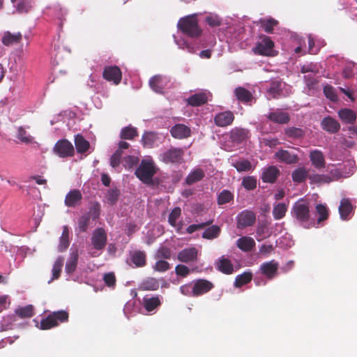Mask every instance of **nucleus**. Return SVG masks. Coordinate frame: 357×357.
I'll return each mask as SVG.
<instances>
[{"label":"nucleus","instance_id":"2eb2a0df","mask_svg":"<svg viewBox=\"0 0 357 357\" xmlns=\"http://www.w3.org/2000/svg\"><path fill=\"white\" fill-rule=\"evenodd\" d=\"M321 128L331 134H334L337 132L340 129V124L339 122L333 119V117L328 116L324 117L321 121Z\"/></svg>","mask_w":357,"mask_h":357},{"label":"nucleus","instance_id":"7ed1b4c3","mask_svg":"<svg viewBox=\"0 0 357 357\" xmlns=\"http://www.w3.org/2000/svg\"><path fill=\"white\" fill-rule=\"evenodd\" d=\"M156 167L152 160H142L135 174L144 183L150 184L152 183V178L156 174Z\"/></svg>","mask_w":357,"mask_h":357},{"label":"nucleus","instance_id":"ddd939ff","mask_svg":"<svg viewBox=\"0 0 357 357\" xmlns=\"http://www.w3.org/2000/svg\"><path fill=\"white\" fill-rule=\"evenodd\" d=\"M278 268V262L275 260H271L261 264L259 267V271L261 274L266 276L268 280H272L277 275Z\"/></svg>","mask_w":357,"mask_h":357},{"label":"nucleus","instance_id":"f03ea898","mask_svg":"<svg viewBox=\"0 0 357 357\" xmlns=\"http://www.w3.org/2000/svg\"><path fill=\"white\" fill-rule=\"evenodd\" d=\"M178 28L183 33L191 38L199 37L202 32L198 25V21L195 15H188L181 18L178 22Z\"/></svg>","mask_w":357,"mask_h":357},{"label":"nucleus","instance_id":"c9c22d12","mask_svg":"<svg viewBox=\"0 0 357 357\" xmlns=\"http://www.w3.org/2000/svg\"><path fill=\"white\" fill-rule=\"evenodd\" d=\"M316 213L318 215L316 220V227L328 218L329 213L326 205L319 204L316 206Z\"/></svg>","mask_w":357,"mask_h":357},{"label":"nucleus","instance_id":"0e129e2a","mask_svg":"<svg viewBox=\"0 0 357 357\" xmlns=\"http://www.w3.org/2000/svg\"><path fill=\"white\" fill-rule=\"evenodd\" d=\"M175 273L178 276L186 278L190 273V268L183 264H178L175 267Z\"/></svg>","mask_w":357,"mask_h":357},{"label":"nucleus","instance_id":"052dcab7","mask_svg":"<svg viewBox=\"0 0 357 357\" xmlns=\"http://www.w3.org/2000/svg\"><path fill=\"white\" fill-rule=\"evenodd\" d=\"M213 220H208V221H206L205 222H202L200 224L190 225V226H188L187 227L186 232L190 234H192L193 232L196 231L197 230L202 229L205 228L206 227L209 226L210 225H211L213 223Z\"/></svg>","mask_w":357,"mask_h":357},{"label":"nucleus","instance_id":"b1692460","mask_svg":"<svg viewBox=\"0 0 357 357\" xmlns=\"http://www.w3.org/2000/svg\"><path fill=\"white\" fill-rule=\"evenodd\" d=\"M234 95L238 101L244 104L250 103L253 99V96L251 92L242 86H238L235 89Z\"/></svg>","mask_w":357,"mask_h":357},{"label":"nucleus","instance_id":"bb28decb","mask_svg":"<svg viewBox=\"0 0 357 357\" xmlns=\"http://www.w3.org/2000/svg\"><path fill=\"white\" fill-rule=\"evenodd\" d=\"M161 301L159 296H152V297H144L143 298V305L144 309L151 312L155 310L157 307L160 306Z\"/></svg>","mask_w":357,"mask_h":357},{"label":"nucleus","instance_id":"e2e57ef3","mask_svg":"<svg viewBox=\"0 0 357 357\" xmlns=\"http://www.w3.org/2000/svg\"><path fill=\"white\" fill-rule=\"evenodd\" d=\"M170 268V264L169 262L165 260H158L155 262L153 266V269L158 272H165Z\"/></svg>","mask_w":357,"mask_h":357},{"label":"nucleus","instance_id":"c03bdc74","mask_svg":"<svg viewBox=\"0 0 357 357\" xmlns=\"http://www.w3.org/2000/svg\"><path fill=\"white\" fill-rule=\"evenodd\" d=\"M221 232V229L218 225H212L208 227L202 234V238L205 239H214L218 238Z\"/></svg>","mask_w":357,"mask_h":357},{"label":"nucleus","instance_id":"4d7b16f0","mask_svg":"<svg viewBox=\"0 0 357 357\" xmlns=\"http://www.w3.org/2000/svg\"><path fill=\"white\" fill-rule=\"evenodd\" d=\"M324 93L325 96L332 102H337L338 96L336 93L335 89L331 85H326L324 87Z\"/></svg>","mask_w":357,"mask_h":357},{"label":"nucleus","instance_id":"9d476101","mask_svg":"<svg viewBox=\"0 0 357 357\" xmlns=\"http://www.w3.org/2000/svg\"><path fill=\"white\" fill-rule=\"evenodd\" d=\"M177 259L185 264L196 262L198 259V250L195 247L185 248L178 252Z\"/></svg>","mask_w":357,"mask_h":357},{"label":"nucleus","instance_id":"f8f14e48","mask_svg":"<svg viewBox=\"0 0 357 357\" xmlns=\"http://www.w3.org/2000/svg\"><path fill=\"white\" fill-rule=\"evenodd\" d=\"M102 77L105 79L118 84L121 80L122 73L120 68L116 66H106L103 70Z\"/></svg>","mask_w":357,"mask_h":357},{"label":"nucleus","instance_id":"dca6fc26","mask_svg":"<svg viewBox=\"0 0 357 357\" xmlns=\"http://www.w3.org/2000/svg\"><path fill=\"white\" fill-rule=\"evenodd\" d=\"M275 155L280 161L288 165L296 164L299 160L297 154L292 153L287 150L280 149L275 153Z\"/></svg>","mask_w":357,"mask_h":357},{"label":"nucleus","instance_id":"c756f323","mask_svg":"<svg viewBox=\"0 0 357 357\" xmlns=\"http://www.w3.org/2000/svg\"><path fill=\"white\" fill-rule=\"evenodd\" d=\"M353 210V206L349 199L343 198L339 206V213L342 220H347Z\"/></svg>","mask_w":357,"mask_h":357},{"label":"nucleus","instance_id":"13d9d810","mask_svg":"<svg viewBox=\"0 0 357 357\" xmlns=\"http://www.w3.org/2000/svg\"><path fill=\"white\" fill-rule=\"evenodd\" d=\"M90 223L89 214L82 215L78 220V228L79 231L86 232Z\"/></svg>","mask_w":357,"mask_h":357},{"label":"nucleus","instance_id":"a18cd8bd","mask_svg":"<svg viewBox=\"0 0 357 357\" xmlns=\"http://www.w3.org/2000/svg\"><path fill=\"white\" fill-rule=\"evenodd\" d=\"M308 175V171L305 167H299L293 171L291 176L296 183H303L305 181Z\"/></svg>","mask_w":357,"mask_h":357},{"label":"nucleus","instance_id":"c85d7f7f","mask_svg":"<svg viewBox=\"0 0 357 357\" xmlns=\"http://www.w3.org/2000/svg\"><path fill=\"white\" fill-rule=\"evenodd\" d=\"M75 146L78 153H85L90 148L89 142L82 135L75 136Z\"/></svg>","mask_w":357,"mask_h":357},{"label":"nucleus","instance_id":"774afa93","mask_svg":"<svg viewBox=\"0 0 357 357\" xmlns=\"http://www.w3.org/2000/svg\"><path fill=\"white\" fill-rule=\"evenodd\" d=\"M205 20L206 24L211 27L219 26L222 23L220 18L218 15H208L206 17Z\"/></svg>","mask_w":357,"mask_h":357},{"label":"nucleus","instance_id":"cd10ccee","mask_svg":"<svg viewBox=\"0 0 357 357\" xmlns=\"http://www.w3.org/2000/svg\"><path fill=\"white\" fill-rule=\"evenodd\" d=\"M312 164L317 168H323L325 166V159L323 153L319 150H314L310 153Z\"/></svg>","mask_w":357,"mask_h":357},{"label":"nucleus","instance_id":"09e8293b","mask_svg":"<svg viewBox=\"0 0 357 357\" xmlns=\"http://www.w3.org/2000/svg\"><path fill=\"white\" fill-rule=\"evenodd\" d=\"M287 208L284 203H279L274 206L273 215L275 220H280L284 217Z\"/></svg>","mask_w":357,"mask_h":357},{"label":"nucleus","instance_id":"f3484780","mask_svg":"<svg viewBox=\"0 0 357 357\" xmlns=\"http://www.w3.org/2000/svg\"><path fill=\"white\" fill-rule=\"evenodd\" d=\"M280 175V170L275 166H269L264 168L261 174V179L264 183H273Z\"/></svg>","mask_w":357,"mask_h":357},{"label":"nucleus","instance_id":"a211bd4d","mask_svg":"<svg viewBox=\"0 0 357 357\" xmlns=\"http://www.w3.org/2000/svg\"><path fill=\"white\" fill-rule=\"evenodd\" d=\"M82 199V195L77 189L70 190L65 197V205L68 207H75L80 204Z\"/></svg>","mask_w":357,"mask_h":357},{"label":"nucleus","instance_id":"58836bf2","mask_svg":"<svg viewBox=\"0 0 357 357\" xmlns=\"http://www.w3.org/2000/svg\"><path fill=\"white\" fill-rule=\"evenodd\" d=\"M69 245V229L68 226L65 225L63 227V231L60 237V242L58 247L59 250L63 252L68 248Z\"/></svg>","mask_w":357,"mask_h":357},{"label":"nucleus","instance_id":"ea45409f","mask_svg":"<svg viewBox=\"0 0 357 357\" xmlns=\"http://www.w3.org/2000/svg\"><path fill=\"white\" fill-rule=\"evenodd\" d=\"M137 135V128L130 125L123 128L120 132V137L123 139L132 140Z\"/></svg>","mask_w":357,"mask_h":357},{"label":"nucleus","instance_id":"864d4df0","mask_svg":"<svg viewBox=\"0 0 357 357\" xmlns=\"http://www.w3.org/2000/svg\"><path fill=\"white\" fill-rule=\"evenodd\" d=\"M17 138L20 140L22 143L24 144H31L33 141V137L30 135L27 134L25 129L20 126L17 129Z\"/></svg>","mask_w":357,"mask_h":357},{"label":"nucleus","instance_id":"72a5a7b5","mask_svg":"<svg viewBox=\"0 0 357 357\" xmlns=\"http://www.w3.org/2000/svg\"><path fill=\"white\" fill-rule=\"evenodd\" d=\"M160 287V280L155 278H147L141 284V289L145 291H155Z\"/></svg>","mask_w":357,"mask_h":357},{"label":"nucleus","instance_id":"bf43d9fd","mask_svg":"<svg viewBox=\"0 0 357 357\" xmlns=\"http://www.w3.org/2000/svg\"><path fill=\"white\" fill-rule=\"evenodd\" d=\"M181 215V209L179 207H175L169 215L168 222L172 226L175 227L176 220Z\"/></svg>","mask_w":357,"mask_h":357},{"label":"nucleus","instance_id":"a878e982","mask_svg":"<svg viewBox=\"0 0 357 357\" xmlns=\"http://www.w3.org/2000/svg\"><path fill=\"white\" fill-rule=\"evenodd\" d=\"M338 116L342 122L353 124L356 120V114L351 109L344 108L338 111Z\"/></svg>","mask_w":357,"mask_h":357},{"label":"nucleus","instance_id":"f704fd0d","mask_svg":"<svg viewBox=\"0 0 357 357\" xmlns=\"http://www.w3.org/2000/svg\"><path fill=\"white\" fill-rule=\"evenodd\" d=\"M13 3H16V10L20 13H26L31 10L33 6V0H10Z\"/></svg>","mask_w":357,"mask_h":357},{"label":"nucleus","instance_id":"aec40b11","mask_svg":"<svg viewBox=\"0 0 357 357\" xmlns=\"http://www.w3.org/2000/svg\"><path fill=\"white\" fill-rule=\"evenodd\" d=\"M215 268L221 273L230 275L234 272V265L228 259L222 256L215 262Z\"/></svg>","mask_w":357,"mask_h":357},{"label":"nucleus","instance_id":"49530a36","mask_svg":"<svg viewBox=\"0 0 357 357\" xmlns=\"http://www.w3.org/2000/svg\"><path fill=\"white\" fill-rule=\"evenodd\" d=\"M252 279V274L251 272H244L243 273L236 276L234 282L236 287H241L242 286L248 284Z\"/></svg>","mask_w":357,"mask_h":357},{"label":"nucleus","instance_id":"6e6d98bb","mask_svg":"<svg viewBox=\"0 0 357 357\" xmlns=\"http://www.w3.org/2000/svg\"><path fill=\"white\" fill-rule=\"evenodd\" d=\"M257 180L255 176H245L242 181V185L248 190H252L257 188Z\"/></svg>","mask_w":357,"mask_h":357},{"label":"nucleus","instance_id":"4468645a","mask_svg":"<svg viewBox=\"0 0 357 357\" xmlns=\"http://www.w3.org/2000/svg\"><path fill=\"white\" fill-rule=\"evenodd\" d=\"M234 120V114L231 111H225L217 114L214 117V123L218 127H226L231 125Z\"/></svg>","mask_w":357,"mask_h":357},{"label":"nucleus","instance_id":"3c124183","mask_svg":"<svg viewBox=\"0 0 357 357\" xmlns=\"http://www.w3.org/2000/svg\"><path fill=\"white\" fill-rule=\"evenodd\" d=\"M15 314L20 318H30L33 315V307L29 305L15 310Z\"/></svg>","mask_w":357,"mask_h":357},{"label":"nucleus","instance_id":"473e14b6","mask_svg":"<svg viewBox=\"0 0 357 357\" xmlns=\"http://www.w3.org/2000/svg\"><path fill=\"white\" fill-rule=\"evenodd\" d=\"M78 259L79 255L77 251L72 252L70 254L69 258L66 264L65 267L66 271L68 274H71L75 271L77 266Z\"/></svg>","mask_w":357,"mask_h":357},{"label":"nucleus","instance_id":"412c9836","mask_svg":"<svg viewBox=\"0 0 357 357\" xmlns=\"http://www.w3.org/2000/svg\"><path fill=\"white\" fill-rule=\"evenodd\" d=\"M131 262L135 267L141 268L146 264V254L144 251L134 250L130 252Z\"/></svg>","mask_w":357,"mask_h":357},{"label":"nucleus","instance_id":"4be33fe9","mask_svg":"<svg viewBox=\"0 0 357 357\" xmlns=\"http://www.w3.org/2000/svg\"><path fill=\"white\" fill-rule=\"evenodd\" d=\"M209 93L200 92L192 95L187 99L188 105L192 107H199L206 104L208 100Z\"/></svg>","mask_w":357,"mask_h":357},{"label":"nucleus","instance_id":"f257e3e1","mask_svg":"<svg viewBox=\"0 0 357 357\" xmlns=\"http://www.w3.org/2000/svg\"><path fill=\"white\" fill-rule=\"evenodd\" d=\"M292 217L305 229L316 227V219L310 211V203L304 199H300L294 203L291 209Z\"/></svg>","mask_w":357,"mask_h":357},{"label":"nucleus","instance_id":"20e7f679","mask_svg":"<svg viewBox=\"0 0 357 357\" xmlns=\"http://www.w3.org/2000/svg\"><path fill=\"white\" fill-rule=\"evenodd\" d=\"M68 313L65 310H59L50 314L46 318L40 321V330H49L59 326V323L67 322Z\"/></svg>","mask_w":357,"mask_h":357},{"label":"nucleus","instance_id":"5fc2aeb1","mask_svg":"<svg viewBox=\"0 0 357 357\" xmlns=\"http://www.w3.org/2000/svg\"><path fill=\"white\" fill-rule=\"evenodd\" d=\"M63 266V258L59 257L55 261L52 268V280L58 279L60 277L61 268Z\"/></svg>","mask_w":357,"mask_h":357},{"label":"nucleus","instance_id":"338daca9","mask_svg":"<svg viewBox=\"0 0 357 357\" xmlns=\"http://www.w3.org/2000/svg\"><path fill=\"white\" fill-rule=\"evenodd\" d=\"M122 151L116 150L110 158V165L112 167H116L120 165L122 157Z\"/></svg>","mask_w":357,"mask_h":357},{"label":"nucleus","instance_id":"e433bc0d","mask_svg":"<svg viewBox=\"0 0 357 357\" xmlns=\"http://www.w3.org/2000/svg\"><path fill=\"white\" fill-rule=\"evenodd\" d=\"M259 24L262 29L267 33H272L273 32L274 27L278 24V22L273 18L268 19H260Z\"/></svg>","mask_w":357,"mask_h":357},{"label":"nucleus","instance_id":"de8ad7c7","mask_svg":"<svg viewBox=\"0 0 357 357\" xmlns=\"http://www.w3.org/2000/svg\"><path fill=\"white\" fill-rule=\"evenodd\" d=\"M232 165L238 172H249L252 169V163L245 159L236 161Z\"/></svg>","mask_w":357,"mask_h":357},{"label":"nucleus","instance_id":"423d86ee","mask_svg":"<svg viewBox=\"0 0 357 357\" xmlns=\"http://www.w3.org/2000/svg\"><path fill=\"white\" fill-rule=\"evenodd\" d=\"M53 152L60 158H68L74 155L75 149L71 142L66 139H62L54 144Z\"/></svg>","mask_w":357,"mask_h":357},{"label":"nucleus","instance_id":"69168bd1","mask_svg":"<svg viewBox=\"0 0 357 357\" xmlns=\"http://www.w3.org/2000/svg\"><path fill=\"white\" fill-rule=\"evenodd\" d=\"M103 280L109 287L114 288L116 286V280L114 273L112 272L105 273L103 276Z\"/></svg>","mask_w":357,"mask_h":357},{"label":"nucleus","instance_id":"79ce46f5","mask_svg":"<svg viewBox=\"0 0 357 357\" xmlns=\"http://www.w3.org/2000/svg\"><path fill=\"white\" fill-rule=\"evenodd\" d=\"M158 139L157 134L153 132H146L142 137L143 145L146 148H152Z\"/></svg>","mask_w":357,"mask_h":357},{"label":"nucleus","instance_id":"680f3d73","mask_svg":"<svg viewBox=\"0 0 357 357\" xmlns=\"http://www.w3.org/2000/svg\"><path fill=\"white\" fill-rule=\"evenodd\" d=\"M119 195V190L116 188H112L109 190L107 194V201L109 202L110 204H114L118 200Z\"/></svg>","mask_w":357,"mask_h":357},{"label":"nucleus","instance_id":"4c0bfd02","mask_svg":"<svg viewBox=\"0 0 357 357\" xmlns=\"http://www.w3.org/2000/svg\"><path fill=\"white\" fill-rule=\"evenodd\" d=\"M204 172L202 169H195L188 175L185 182L188 185H192L201 181L204 177Z\"/></svg>","mask_w":357,"mask_h":357},{"label":"nucleus","instance_id":"9b49d317","mask_svg":"<svg viewBox=\"0 0 357 357\" xmlns=\"http://www.w3.org/2000/svg\"><path fill=\"white\" fill-rule=\"evenodd\" d=\"M193 296L197 297L210 291L213 287V284L205 279H198L193 281Z\"/></svg>","mask_w":357,"mask_h":357},{"label":"nucleus","instance_id":"1a4fd4ad","mask_svg":"<svg viewBox=\"0 0 357 357\" xmlns=\"http://www.w3.org/2000/svg\"><path fill=\"white\" fill-rule=\"evenodd\" d=\"M236 226L238 229H244L252 226L256 220L255 213L249 210L243 211L237 218Z\"/></svg>","mask_w":357,"mask_h":357},{"label":"nucleus","instance_id":"603ef678","mask_svg":"<svg viewBox=\"0 0 357 357\" xmlns=\"http://www.w3.org/2000/svg\"><path fill=\"white\" fill-rule=\"evenodd\" d=\"M234 199L233 194L227 190H223L218 195V204L219 205H223L230 202Z\"/></svg>","mask_w":357,"mask_h":357},{"label":"nucleus","instance_id":"393cba45","mask_svg":"<svg viewBox=\"0 0 357 357\" xmlns=\"http://www.w3.org/2000/svg\"><path fill=\"white\" fill-rule=\"evenodd\" d=\"M236 245L242 251L250 252L255 246V242L250 236H243L236 241Z\"/></svg>","mask_w":357,"mask_h":357},{"label":"nucleus","instance_id":"0eeeda50","mask_svg":"<svg viewBox=\"0 0 357 357\" xmlns=\"http://www.w3.org/2000/svg\"><path fill=\"white\" fill-rule=\"evenodd\" d=\"M184 151L181 148L172 147L160 155L165 163L181 164L183 160Z\"/></svg>","mask_w":357,"mask_h":357},{"label":"nucleus","instance_id":"6e6552de","mask_svg":"<svg viewBox=\"0 0 357 357\" xmlns=\"http://www.w3.org/2000/svg\"><path fill=\"white\" fill-rule=\"evenodd\" d=\"M107 241V235L105 229L102 227L96 228L91 236V243L93 248L98 250H102L105 248Z\"/></svg>","mask_w":357,"mask_h":357},{"label":"nucleus","instance_id":"8fccbe9b","mask_svg":"<svg viewBox=\"0 0 357 357\" xmlns=\"http://www.w3.org/2000/svg\"><path fill=\"white\" fill-rule=\"evenodd\" d=\"M282 82L279 80H274L271 82L268 93L273 98H276L280 94Z\"/></svg>","mask_w":357,"mask_h":357},{"label":"nucleus","instance_id":"5701e85b","mask_svg":"<svg viewBox=\"0 0 357 357\" xmlns=\"http://www.w3.org/2000/svg\"><path fill=\"white\" fill-rule=\"evenodd\" d=\"M267 117L273 123L279 124H286L290 121V116L288 113L279 110L270 112Z\"/></svg>","mask_w":357,"mask_h":357},{"label":"nucleus","instance_id":"a19ab883","mask_svg":"<svg viewBox=\"0 0 357 357\" xmlns=\"http://www.w3.org/2000/svg\"><path fill=\"white\" fill-rule=\"evenodd\" d=\"M284 132L287 137L293 139H301L305 135V132L302 128L296 127L287 128Z\"/></svg>","mask_w":357,"mask_h":357},{"label":"nucleus","instance_id":"37998d69","mask_svg":"<svg viewBox=\"0 0 357 357\" xmlns=\"http://www.w3.org/2000/svg\"><path fill=\"white\" fill-rule=\"evenodd\" d=\"M163 77L157 75L152 77L149 80L150 87L156 93H162L163 91Z\"/></svg>","mask_w":357,"mask_h":357},{"label":"nucleus","instance_id":"6ab92c4d","mask_svg":"<svg viewBox=\"0 0 357 357\" xmlns=\"http://www.w3.org/2000/svg\"><path fill=\"white\" fill-rule=\"evenodd\" d=\"M170 133L176 139H184L190 136L191 130L187 126L179 123L171 128Z\"/></svg>","mask_w":357,"mask_h":357},{"label":"nucleus","instance_id":"2f4dec72","mask_svg":"<svg viewBox=\"0 0 357 357\" xmlns=\"http://www.w3.org/2000/svg\"><path fill=\"white\" fill-rule=\"evenodd\" d=\"M22 34L20 33H11L8 31L6 32L2 38V43L6 46L18 44L22 40Z\"/></svg>","mask_w":357,"mask_h":357},{"label":"nucleus","instance_id":"7c9ffc66","mask_svg":"<svg viewBox=\"0 0 357 357\" xmlns=\"http://www.w3.org/2000/svg\"><path fill=\"white\" fill-rule=\"evenodd\" d=\"M248 137V130L244 128H235L230 132V139L233 142L241 143Z\"/></svg>","mask_w":357,"mask_h":357},{"label":"nucleus","instance_id":"39448f33","mask_svg":"<svg viewBox=\"0 0 357 357\" xmlns=\"http://www.w3.org/2000/svg\"><path fill=\"white\" fill-rule=\"evenodd\" d=\"M274 43L269 36L260 35L259 40L252 48V52L256 55L271 56H274Z\"/></svg>","mask_w":357,"mask_h":357}]
</instances>
